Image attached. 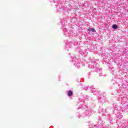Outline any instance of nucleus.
I'll return each mask as SVG.
<instances>
[{
  "mask_svg": "<svg viewBox=\"0 0 128 128\" xmlns=\"http://www.w3.org/2000/svg\"><path fill=\"white\" fill-rule=\"evenodd\" d=\"M112 28H114V30H116V28H118V26L116 24H114Z\"/></svg>",
  "mask_w": 128,
  "mask_h": 128,
  "instance_id": "obj_3",
  "label": "nucleus"
},
{
  "mask_svg": "<svg viewBox=\"0 0 128 128\" xmlns=\"http://www.w3.org/2000/svg\"><path fill=\"white\" fill-rule=\"evenodd\" d=\"M68 96H72V92L71 90L68 91Z\"/></svg>",
  "mask_w": 128,
  "mask_h": 128,
  "instance_id": "obj_2",
  "label": "nucleus"
},
{
  "mask_svg": "<svg viewBox=\"0 0 128 128\" xmlns=\"http://www.w3.org/2000/svg\"><path fill=\"white\" fill-rule=\"evenodd\" d=\"M88 30L89 32H96V30L94 28H88Z\"/></svg>",
  "mask_w": 128,
  "mask_h": 128,
  "instance_id": "obj_1",
  "label": "nucleus"
}]
</instances>
